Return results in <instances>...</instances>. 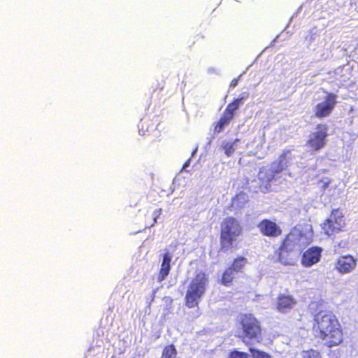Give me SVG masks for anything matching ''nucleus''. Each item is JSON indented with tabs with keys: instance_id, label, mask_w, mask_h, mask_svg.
<instances>
[{
	"instance_id": "7ed1b4c3",
	"label": "nucleus",
	"mask_w": 358,
	"mask_h": 358,
	"mask_svg": "<svg viewBox=\"0 0 358 358\" xmlns=\"http://www.w3.org/2000/svg\"><path fill=\"white\" fill-rule=\"evenodd\" d=\"M243 234V227L236 217L229 216L220 223V251L227 252L238 248V238Z\"/></svg>"
},
{
	"instance_id": "f3484780",
	"label": "nucleus",
	"mask_w": 358,
	"mask_h": 358,
	"mask_svg": "<svg viewBox=\"0 0 358 358\" xmlns=\"http://www.w3.org/2000/svg\"><path fill=\"white\" fill-rule=\"evenodd\" d=\"M178 351L173 344L166 345L164 347L160 358H176Z\"/></svg>"
},
{
	"instance_id": "dca6fc26",
	"label": "nucleus",
	"mask_w": 358,
	"mask_h": 358,
	"mask_svg": "<svg viewBox=\"0 0 358 358\" xmlns=\"http://www.w3.org/2000/svg\"><path fill=\"white\" fill-rule=\"evenodd\" d=\"M248 264L247 258L243 256H237L234 259L230 266L228 267L236 273H242L245 266Z\"/></svg>"
},
{
	"instance_id": "4468645a",
	"label": "nucleus",
	"mask_w": 358,
	"mask_h": 358,
	"mask_svg": "<svg viewBox=\"0 0 358 358\" xmlns=\"http://www.w3.org/2000/svg\"><path fill=\"white\" fill-rule=\"evenodd\" d=\"M171 255L166 252L163 255V260L158 274V282L164 280L169 275L171 271Z\"/></svg>"
},
{
	"instance_id": "6ab92c4d",
	"label": "nucleus",
	"mask_w": 358,
	"mask_h": 358,
	"mask_svg": "<svg viewBox=\"0 0 358 358\" xmlns=\"http://www.w3.org/2000/svg\"><path fill=\"white\" fill-rule=\"evenodd\" d=\"M249 351L251 352L253 358H271L268 353L253 348H249Z\"/></svg>"
},
{
	"instance_id": "6e6552de",
	"label": "nucleus",
	"mask_w": 358,
	"mask_h": 358,
	"mask_svg": "<svg viewBox=\"0 0 358 358\" xmlns=\"http://www.w3.org/2000/svg\"><path fill=\"white\" fill-rule=\"evenodd\" d=\"M337 96L331 92H327L324 101L315 105L313 112L315 117L322 119L328 117L335 108L337 103Z\"/></svg>"
},
{
	"instance_id": "f03ea898",
	"label": "nucleus",
	"mask_w": 358,
	"mask_h": 358,
	"mask_svg": "<svg viewBox=\"0 0 358 358\" xmlns=\"http://www.w3.org/2000/svg\"><path fill=\"white\" fill-rule=\"evenodd\" d=\"M236 336L245 344L261 343L263 328L260 320L251 313H241L236 321Z\"/></svg>"
},
{
	"instance_id": "412c9836",
	"label": "nucleus",
	"mask_w": 358,
	"mask_h": 358,
	"mask_svg": "<svg viewBox=\"0 0 358 358\" xmlns=\"http://www.w3.org/2000/svg\"><path fill=\"white\" fill-rule=\"evenodd\" d=\"M228 358H249V355L245 352L234 350L229 352Z\"/></svg>"
},
{
	"instance_id": "ddd939ff",
	"label": "nucleus",
	"mask_w": 358,
	"mask_h": 358,
	"mask_svg": "<svg viewBox=\"0 0 358 358\" xmlns=\"http://www.w3.org/2000/svg\"><path fill=\"white\" fill-rule=\"evenodd\" d=\"M357 265L356 259L351 255L341 257L336 262V268L341 273L352 271Z\"/></svg>"
},
{
	"instance_id": "a211bd4d",
	"label": "nucleus",
	"mask_w": 358,
	"mask_h": 358,
	"mask_svg": "<svg viewBox=\"0 0 358 358\" xmlns=\"http://www.w3.org/2000/svg\"><path fill=\"white\" fill-rule=\"evenodd\" d=\"M237 141H238V139H236L232 143L226 142L222 144V148L224 150V153L227 157L231 156L233 155V153L234 152V150H235L234 145Z\"/></svg>"
},
{
	"instance_id": "bb28decb",
	"label": "nucleus",
	"mask_w": 358,
	"mask_h": 358,
	"mask_svg": "<svg viewBox=\"0 0 358 358\" xmlns=\"http://www.w3.org/2000/svg\"><path fill=\"white\" fill-rule=\"evenodd\" d=\"M132 358H135V357H132Z\"/></svg>"
},
{
	"instance_id": "0eeeda50",
	"label": "nucleus",
	"mask_w": 358,
	"mask_h": 358,
	"mask_svg": "<svg viewBox=\"0 0 358 358\" xmlns=\"http://www.w3.org/2000/svg\"><path fill=\"white\" fill-rule=\"evenodd\" d=\"M248 97V93H243L241 97L234 99L231 103H229L225 108L222 115L215 124L214 127L215 133H220L224 126L229 124L234 117L235 111L239 108L242 103L243 100Z\"/></svg>"
},
{
	"instance_id": "393cba45",
	"label": "nucleus",
	"mask_w": 358,
	"mask_h": 358,
	"mask_svg": "<svg viewBox=\"0 0 358 358\" xmlns=\"http://www.w3.org/2000/svg\"><path fill=\"white\" fill-rule=\"evenodd\" d=\"M238 83V78L233 79L230 83V87H235Z\"/></svg>"
},
{
	"instance_id": "5701e85b",
	"label": "nucleus",
	"mask_w": 358,
	"mask_h": 358,
	"mask_svg": "<svg viewBox=\"0 0 358 358\" xmlns=\"http://www.w3.org/2000/svg\"><path fill=\"white\" fill-rule=\"evenodd\" d=\"M331 182V180L329 178H322L320 181L318 182L319 184H320V187L322 190H325L329 186Z\"/></svg>"
},
{
	"instance_id": "f8f14e48",
	"label": "nucleus",
	"mask_w": 358,
	"mask_h": 358,
	"mask_svg": "<svg viewBox=\"0 0 358 358\" xmlns=\"http://www.w3.org/2000/svg\"><path fill=\"white\" fill-rule=\"evenodd\" d=\"M322 248L320 247H311L304 252L301 257V264L309 267L317 263L321 257Z\"/></svg>"
},
{
	"instance_id": "39448f33",
	"label": "nucleus",
	"mask_w": 358,
	"mask_h": 358,
	"mask_svg": "<svg viewBox=\"0 0 358 358\" xmlns=\"http://www.w3.org/2000/svg\"><path fill=\"white\" fill-rule=\"evenodd\" d=\"M328 126L326 124H317L315 131L311 132L306 141L305 146L311 154H316L323 149L327 142Z\"/></svg>"
},
{
	"instance_id": "423d86ee",
	"label": "nucleus",
	"mask_w": 358,
	"mask_h": 358,
	"mask_svg": "<svg viewBox=\"0 0 358 358\" xmlns=\"http://www.w3.org/2000/svg\"><path fill=\"white\" fill-rule=\"evenodd\" d=\"M345 227L344 214L340 208L333 209L331 211L330 217L326 219L322 224L324 233L329 236L343 231Z\"/></svg>"
},
{
	"instance_id": "b1692460",
	"label": "nucleus",
	"mask_w": 358,
	"mask_h": 358,
	"mask_svg": "<svg viewBox=\"0 0 358 358\" xmlns=\"http://www.w3.org/2000/svg\"><path fill=\"white\" fill-rule=\"evenodd\" d=\"M162 208H158V209H156L155 211H154V222H157V219L160 216V215L162 214Z\"/></svg>"
},
{
	"instance_id": "f257e3e1",
	"label": "nucleus",
	"mask_w": 358,
	"mask_h": 358,
	"mask_svg": "<svg viewBox=\"0 0 358 358\" xmlns=\"http://www.w3.org/2000/svg\"><path fill=\"white\" fill-rule=\"evenodd\" d=\"M315 338L328 348L339 345L343 341V331L337 317L329 310H320L313 318L312 327Z\"/></svg>"
},
{
	"instance_id": "20e7f679",
	"label": "nucleus",
	"mask_w": 358,
	"mask_h": 358,
	"mask_svg": "<svg viewBox=\"0 0 358 358\" xmlns=\"http://www.w3.org/2000/svg\"><path fill=\"white\" fill-rule=\"evenodd\" d=\"M208 285V276L203 271L195 273L191 279L185 296V304L188 308H194L204 296Z\"/></svg>"
},
{
	"instance_id": "9b49d317",
	"label": "nucleus",
	"mask_w": 358,
	"mask_h": 358,
	"mask_svg": "<svg viewBox=\"0 0 358 358\" xmlns=\"http://www.w3.org/2000/svg\"><path fill=\"white\" fill-rule=\"evenodd\" d=\"M297 304L296 299L291 294H280L276 297L274 308L280 313H287Z\"/></svg>"
},
{
	"instance_id": "2eb2a0df",
	"label": "nucleus",
	"mask_w": 358,
	"mask_h": 358,
	"mask_svg": "<svg viewBox=\"0 0 358 358\" xmlns=\"http://www.w3.org/2000/svg\"><path fill=\"white\" fill-rule=\"evenodd\" d=\"M236 273L227 267L222 273L219 280V283L224 287H230L234 285V282L236 279Z\"/></svg>"
},
{
	"instance_id": "aec40b11",
	"label": "nucleus",
	"mask_w": 358,
	"mask_h": 358,
	"mask_svg": "<svg viewBox=\"0 0 358 358\" xmlns=\"http://www.w3.org/2000/svg\"><path fill=\"white\" fill-rule=\"evenodd\" d=\"M302 357L303 358H322L320 353L313 349L303 351Z\"/></svg>"
},
{
	"instance_id": "4be33fe9",
	"label": "nucleus",
	"mask_w": 358,
	"mask_h": 358,
	"mask_svg": "<svg viewBox=\"0 0 358 358\" xmlns=\"http://www.w3.org/2000/svg\"><path fill=\"white\" fill-rule=\"evenodd\" d=\"M275 163H277L278 165H277V167L273 171V172L275 173H279L282 172V171H284L287 168L286 162H283L282 161L280 160V161H278V162H274L273 164H275Z\"/></svg>"
},
{
	"instance_id": "a878e982",
	"label": "nucleus",
	"mask_w": 358,
	"mask_h": 358,
	"mask_svg": "<svg viewBox=\"0 0 358 358\" xmlns=\"http://www.w3.org/2000/svg\"><path fill=\"white\" fill-rule=\"evenodd\" d=\"M142 129H139V132L141 135H145V131L143 130V123L141 124Z\"/></svg>"
},
{
	"instance_id": "1a4fd4ad",
	"label": "nucleus",
	"mask_w": 358,
	"mask_h": 358,
	"mask_svg": "<svg viewBox=\"0 0 358 358\" xmlns=\"http://www.w3.org/2000/svg\"><path fill=\"white\" fill-rule=\"evenodd\" d=\"M300 238L299 235L294 232L288 233L278 248L279 259L282 260V257L285 254H288L294 250L299 245Z\"/></svg>"
},
{
	"instance_id": "9d476101",
	"label": "nucleus",
	"mask_w": 358,
	"mask_h": 358,
	"mask_svg": "<svg viewBox=\"0 0 358 358\" xmlns=\"http://www.w3.org/2000/svg\"><path fill=\"white\" fill-rule=\"evenodd\" d=\"M257 227L260 233L267 237L276 238L282 233L281 227L275 222L266 218L262 220Z\"/></svg>"
}]
</instances>
